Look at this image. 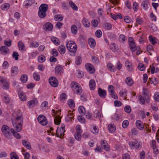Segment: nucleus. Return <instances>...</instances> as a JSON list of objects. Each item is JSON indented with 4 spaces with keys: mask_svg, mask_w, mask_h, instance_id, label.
Wrapping results in <instances>:
<instances>
[{
    "mask_svg": "<svg viewBox=\"0 0 159 159\" xmlns=\"http://www.w3.org/2000/svg\"><path fill=\"white\" fill-rule=\"evenodd\" d=\"M156 39L155 38L153 37L151 35H150L149 36V40L153 45H155L157 43Z\"/></svg>",
    "mask_w": 159,
    "mask_h": 159,
    "instance_id": "42",
    "label": "nucleus"
},
{
    "mask_svg": "<svg viewBox=\"0 0 159 159\" xmlns=\"http://www.w3.org/2000/svg\"><path fill=\"white\" fill-rule=\"evenodd\" d=\"M58 50L60 54H64L66 51V48L65 46L63 45H60L58 47Z\"/></svg>",
    "mask_w": 159,
    "mask_h": 159,
    "instance_id": "32",
    "label": "nucleus"
},
{
    "mask_svg": "<svg viewBox=\"0 0 159 159\" xmlns=\"http://www.w3.org/2000/svg\"><path fill=\"white\" fill-rule=\"evenodd\" d=\"M92 25L93 27H97L98 25V22L97 20H93L91 22Z\"/></svg>",
    "mask_w": 159,
    "mask_h": 159,
    "instance_id": "62",
    "label": "nucleus"
},
{
    "mask_svg": "<svg viewBox=\"0 0 159 159\" xmlns=\"http://www.w3.org/2000/svg\"><path fill=\"white\" fill-rule=\"evenodd\" d=\"M78 110L80 114L82 115H84V111H85V109L83 107L80 106Z\"/></svg>",
    "mask_w": 159,
    "mask_h": 159,
    "instance_id": "55",
    "label": "nucleus"
},
{
    "mask_svg": "<svg viewBox=\"0 0 159 159\" xmlns=\"http://www.w3.org/2000/svg\"><path fill=\"white\" fill-rule=\"evenodd\" d=\"M11 132L16 138L18 139H20L21 138V137L20 135L18 134L17 131H15L12 128L11 129Z\"/></svg>",
    "mask_w": 159,
    "mask_h": 159,
    "instance_id": "31",
    "label": "nucleus"
},
{
    "mask_svg": "<svg viewBox=\"0 0 159 159\" xmlns=\"http://www.w3.org/2000/svg\"><path fill=\"white\" fill-rule=\"evenodd\" d=\"M98 129L97 127L96 126L93 125V129L91 130L92 132L94 134H96L98 132Z\"/></svg>",
    "mask_w": 159,
    "mask_h": 159,
    "instance_id": "57",
    "label": "nucleus"
},
{
    "mask_svg": "<svg viewBox=\"0 0 159 159\" xmlns=\"http://www.w3.org/2000/svg\"><path fill=\"white\" fill-rule=\"evenodd\" d=\"M23 145L25 147L29 149H30L31 148V145L30 143L27 141L25 140H24L22 141Z\"/></svg>",
    "mask_w": 159,
    "mask_h": 159,
    "instance_id": "29",
    "label": "nucleus"
},
{
    "mask_svg": "<svg viewBox=\"0 0 159 159\" xmlns=\"http://www.w3.org/2000/svg\"><path fill=\"white\" fill-rule=\"evenodd\" d=\"M61 120V117L59 116H57L54 118V122L55 125H58L60 124Z\"/></svg>",
    "mask_w": 159,
    "mask_h": 159,
    "instance_id": "40",
    "label": "nucleus"
},
{
    "mask_svg": "<svg viewBox=\"0 0 159 159\" xmlns=\"http://www.w3.org/2000/svg\"><path fill=\"white\" fill-rule=\"evenodd\" d=\"M98 93L100 96L102 98H105L106 95V92L105 90L99 88L98 91Z\"/></svg>",
    "mask_w": 159,
    "mask_h": 159,
    "instance_id": "21",
    "label": "nucleus"
},
{
    "mask_svg": "<svg viewBox=\"0 0 159 159\" xmlns=\"http://www.w3.org/2000/svg\"><path fill=\"white\" fill-rule=\"evenodd\" d=\"M11 76H14L16 75L18 73V69L17 66L13 67L11 70Z\"/></svg>",
    "mask_w": 159,
    "mask_h": 159,
    "instance_id": "19",
    "label": "nucleus"
},
{
    "mask_svg": "<svg viewBox=\"0 0 159 159\" xmlns=\"http://www.w3.org/2000/svg\"><path fill=\"white\" fill-rule=\"evenodd\" d=\"M2 132L4 136L7 138L10 139L11 136V129L9 127L6 125H3L1 128Z\"/></svg>",
    "mask_w": 159,
    "mask_h": 159,
    "instance_id": "3",
    "label": "nucleus"
},
{
    "mask_svg": "<svg viewBox=\"0 0 159 159\" xmlns=\"http://www.w3.org/2000/svg\"><path fill=\"white\" fill-rule=\"evenodd\" d=\"M18 46L19 49L21 51L23 52L25 50V47L24 43L22 41H19L18 43Z\"/></svg>",
    "mask_w": 159,
    "mask_h": 159,
    "instance_id": "33",
    "label": "nucleus"
},
{
    "mask_svg": "<svg viewBox=\"0 0 159 159\" xmlns=\"http://www.w3.org/2000/svg\"><path fill=\"white\" fill-rule=\"evenodd\" d=\"M54 18L55 21H60L63 20V17L61 15H57L54 16Z\"/></svg>",
    "mask_w": 159,
    "mask_h": 159,
    "instance_id": "34",
    "label": "nucleus"
},
{
    "mask_svg": "<svg viewBox=\"0 0 159 159\" xmlns=\"http://www.w3.org/2000/svg\"><path fill=\"white\" fill-rule=\"evenodd\" d=\"M38 103V100L36 98L30 100L27 102V105L29 107H32Z\"/></svg>",
    "mask_w": 159,
    "mask_h": 159,
    "instance_id": "13",
    "label": "nucleus"
},
{
    "mask_svg": "<svg viewBox=\"0 0 159 159\" xmlns=\"http://www.w3.org/2000/svg\"><path fill=\"white\" fill-rule=\"evenodd\" d=\"M10 156L11 159H19L17 155L14 152H11Z\"/></svg>",
    "mask_w": 159,
    "mask_h": 159,
    "instance_id": "50",
    "label": "nucleus"
},
{
    "mask_svg": "<svg viewBox=\"0 0 159 159\" xmlns=\"http://www.w3.org/2000/svg\"><path fill=\"white\" fill-rule=\"evenodd\" d=\"M2 98L5 103H8L10 101L9 97V95L7 94L6 93H3L2 95Z\"/></svg>",
    "mask_w": 159,
    "mask_h": 159,
    "instance_id": "22",
    "label": "nucleus"
},
{
    "mask_svg": "<svg viewBox=\"0 0 159 159\" xmlns=\"http://www.w3.org/2000/svg\"><path fill=\"white\" fill-rule=\"evenodd\" d=\"M18 95L20 100L25 101L26 100V97L25 93L23 92H20L18 93Z\"/></svg>",
    "mask_w": 159,
    "mask_h": 159,
    "instance_id": "25",
    "label": "nucleus"
},
{
    "mask_svg": "<svg viewBox=\"0 0 159 159\" xmlns=\"http://www.w3.org/2000/svg\"><path fill=\"white\" fill-rule=\"evenodd\" d=\"M108 90L110 95L115 92L114 88V87L112 85H109L108 86Z\"/></svg>",
    "mask_w": 159,
    "mask_h": 159,
    "instance_id": "49",
    "label": "nucleus"
},
{
    "mask_svg": "<svg viewBox=\"0 0 159 159\" xmlns=\"http://www.w3.org/2000/svg\"><path fill=\"white\" fill-rule=\"evenodd\" d=\"M148 92V90L147 89L144 88H143L142 94L145 98V100L146 102L148 104L150 102V98L149 94L147 93Z\"/></svg>",
    "mask_w": 159,
    "mask_h": 159,
    "instance_id": "12",
    "label": "nucleus"
},
{
    "mask_svg": "<svg viewBox=\"0 0 159 159\" xmlns=\"http://www.w3.org/2000/svg\"><path fill=\"white\" fill-rule=\"evenodd\" d=\"M69 4L71 7L74 10L77 11L78 7L72 1H70Z\"/></svg>",
    "mask_w": 159,
    "mask_h": 159,
    "instance_id": "46",
    "label": "nucleus"
},
{
    "mask_svg": "<svg viewBox=\"0 0 159 159\" xmlns=\"http://www.w3.org/2000/svg\"><path fill=\"white\" fill-rule=\"evenodd\" d=\"M150 67L151 68V73L152 74H153L154 72L157 73L159 71V68L157 67L155 68L154 66H150Z\"/></svg>",
    "mask_w": 159,
    "mask_h": 159,
    "instance_id": "41",
    "label": "nucleus"
},
{
    "mask_svg": "<svg viewBox=\"0 0 159 159\" xmlns=\"http://www.w3.org/2000/svg\"><path fill=\"white\" fill-rule=\"evenodd\" d=\"M129 122L127 120H125L122 123V127L124 128H126L129 125Z\"/></svg>",
    "mask_w": 159,
    "mask_h": 159,
    "instance_id": "63",
    "label": "nucleus"
},
{
    "mask_svg": "<svg viewBox=\"0 0 159 159\" xmlns=\"http://www.w3.org/2000/svg\"><path fill=\"white\" fill-rule=\"evenodd\" d=\"M85 67L87 71L89 73L93 74L95 72L94 68L92 65L89 63L86 64L85 65Z\"/></svg>",
    "mask_w": 159,
    "mask_h": 159,
    "instance_id": "14",
    "label": "nucleus"
},
{
    "mask_svg": "<svg viewBox=\"0 0 159 159\" xmlns=\"http://www.w3.org/2000/svg\"><path fill=\"white\" fill-rule=\"evenodd\" d=\"M139 4L135 2H134L133 4V8L134 11H137L139 8Z\"/></svg>",
    "mask_w": 159,
    "mask_h": 159,
    "instance_id": "58",
    "label": "nucleus"
},
{
    "mask_svg": "<svg viewBox=\"0 0 159 159\" xmlns=\"http://www.w3.org/2000/svg\"><path fill=\"white\" fill-rule=\"evenodd\" d=\"M82 23L86 27H89L90 25V21L86 18H84L82 20Z\"/></svg>",
    "mask_w": 159,
    "mask_h": 159,
    "instance_id": "30",
    "label": "nucleus"
},
{
    "mask_svg": "<svg viewBox=\"0 0 159 159\" xmlns=\"http://www.w3.org/2000/svg\"><path fill=\"white\" fill-rule=\"evenodd\" d=\"M149 0H143L141 3V6L144 10H147L148 8L149 5Z\"/></svg>",
    "mask_w": 159,
    "mask_h": 159,
    "instance_id": "23",
    "label": "nucleus"
},
{
    "mask_svg": "<svg viewBox=\"0 0 159 159\" xmlns=\"http://www.w3.org/2000/svg\"><path fill=\"white\" fill-rule=\"evenodd\" d=\"M129 146L132 148L139 149L141 148V143L137 140L134 141H131L129 143Z\"/></svg>",
    "mask_w": 159,
    "mask_h": 159,
    "instance_id": "7",
    "label": "nucleus"
},
{
    "mask_svg": "<svg viewBox=\"0 0 159 159\" xmlns=\"http://www.w3.org/2000/svg\"><path fill=\"white\" fill-rule=\"evenodd\" d=\"M37 119L42 125H46L47 124V120L46 117L43 115H39Z\"/></svg>",
    "mask_w": 159,
    "mask_h": 159,
    "instance_id": "8",
    "label": "nucleus"
},
{
    "mask_svg": "<svg viewBox=\"0 0 159 159\" xmlns=\"http://www.w3.org/2000/svg\"><path fill=\"white\" fill-rule=\"evenodd\" d=\"M67 116L65 118L67 122L72 121L73 120L74 115L73 113L71 112V111H69L67 112Z\"/></svg>",
    "mask_w": 159,
    "mask_h": 159,
    "instance_id": "16",
    "label": "nucleus"
},
{
    "mask_svg": "<svg viewBox=\"0 0 159 159\" xmlns=\"http://www.w3.org/2000/svg\"><path fill=\"white\" fill-rule=\"evenodd\" d=\"M0 85L3 89H7L9 88V83L6 78L0 76Z\"/></svg>",
    "mask_w": 159,
    "mask_h": 159,
    "instance_id": "5",
    "label": "nucleus"
},
{
    "mask_svg": "<svg viewBox=\"0 0 159 159\" xmlns=\"http://www.w3.org/2000/svg\"><path fill=\"white\" fill-rule=\"evenodd\" d=\"M125 65L127 70L129 71L133 70L134 68L132 64L129 61H127L125 62Z\"/></svg>",
    "mask_w": 159,
    "mask_h": 159,
    "instance_id": "18",
    "label": "nucleus"
},
{
    "mask_svg": "<svg viewBox=\"0 0 159 159\" xmlns=\"http://www.w3.org/2000/svg\"><path fill=\"white\" fill-rule=\"evenodd\" d=\"M14 130H16L17 132L20 131L22 129L23 122H17L12 121Z\"/></svg>",
    "mask_w": 159,
    "mask_h": 159,
    "instance_id": "6",
    "label": "nucleus"
},
{
    "mask_svg": "<svg viewBox=\"0 0 159 159\" xmlns=\"http://www.w3.org/2000/svg\"><path fill=\"white\" fill-rule=\"evenodd\" d=\"M43 29L46 31H51L52 29L53 26L52 24L50 22H47L44 24L43 25Z\"/></svg>",
    "mask_w": 159,
    "mask_h": 159,
    "instance_id": "11",
    "label": "nucleus"
},
{
    "mask_svg": "<svg viewBox=\"0 0 159 159\" xmlns=\"http://www.w3.org/2000/svg\"><path fill=\"white\" fill-rule=\"evenodd\" d=\"M108 129L111 133H113L116 130V127L114 124H110L108 125Z\"/></svg>",
    "mask_w": 159,
    "mask_h": 159,
    "instance_id": "35",
    "label": "nucleus"
},
{
    "mask_svg": "<svg viewBox=\"0 0 159 159\" xmlns=\"http://www.w3.org/2000/svg\"><path fill=\"white\" fill-rule=\"evenodd\" d=\"M154 99L157 102H159V93H155L154 96Z\"/></svg>",
    "mask_w": 159,
    "mask_h": 159,
    "instance_id": "64",
    "label": "nucleus"
},
{
    "mask_svg": "<svg viewBox=\"0 0 159 159\" xmlns=\"http://www.w3.org/2000/svg\"><path fill=\"white\" fill-rule=\"evenodd\" d=\"M1 53L4 55H6L9 51V49L5 46H2L0 48Z\"/></svg>",
    "mask_w": 159,
    "mask_h": 159,
    "instance_id": "24",
    "label": "nucleus"
},
{
    "mask_svg": "<svg viewBox=\"0 0 159 159\" xmlns=\"http://www.w3.org/2000/svg\"><path fill=\"white\" fill-rule=\"evenodd\" d=\"M138 69L141 71H143L145 69V67L143 64L140 63H139L138 66Z\"/></svg>",
    "mask_w": 159,
    "mask_h": 159,
    "instance_id": "59",
    "label": "nucleus"
},
{
    "mask_svg": "<svg viewBox=\"0 0 159 159\" xmlns=\"http://www.w3.org/2000/svg\"><path fill=\"white\" fill-rule=\"evenodd\" d=\"M51 54L52 56L57 57L58 55V52L56 49H53L51 51Z\"/></svg>",
    "mask_w": 159,
    "mask_h": 159,
    "instance_id": "56",
    "label": "nucleus"
},
{
    "mask_svg": "<svg viewBox=\"0 0 159 159\" xmlns=\"http://www.w3.org/2000/svg\"><path fill=\"white\" fill-rule=\"evenodd\" d=\"M129 46L130 49L132 52H134L136 50L140 49L139 47L136 46L135 42L129 44Z\"/></svg>",
    "mask_w": 159,
    "mask_h": 159,
    "instance_id": "20",
    "label": "nucleus"
},
{
    "mask_svg": "<svg viewBox=\"0 0 159 159\" xmlns=\"http://www.w3.org/2000/svg\"><path fill=\"white\" fill-rule=\"evenodd\" d=\"M131 133L132 135H137L138 134V131L136 128H133L131 129Z\"/></svg>",
    "mask_w": 159,
    "mask_h": 159,
    "instance_id": "52",
    "label": "nucleus"
},
{
    "mask_svg": "<svg viewBox=\"0 0 159 159\" xmlns=\"http://www.w3.org/2000/svg\"><path fill=\"white\" fill-rule=\"evenodd\" d=\"M107 67L108 69L111 71L114 72L115 71V67L114 66L111 64H107Z\"/></svg>",
    "mask_w": 159,
    "mask_h": 159,
    "instance_id": "54",
    "label": "nucleus"
},
{
    "mask_svg": "<svg viewBox=\"0 0 159 159\" xmlns=\"http://www.w3.org/2000/svg\"><path fill=\"white\" fill-rule=\"evenodd\" d=\"M82 133L76 132L74 134L75 138L78 141H80L81 139V134Z\"/></svg>",
    "mask_w": 159,
    "mask_h": 159,
    "instance_id": "47",
    "label": "nucleus"
},
{
    "mask_svg": "<svg viewBox=\"0 0 159 159\" xmlns=\"http://www.w3.org/2000/svg\"><path fill=\"white\" fill-rule=\"evenodd\" d=\"M73 90L75 92H76V93L79 94H80L82 91V88L80 85H78V86L73 88Z\"/></svg>",
    "mask_w": 159,
    "mask_h": 159,
    "instance_id": "26",
    "label": "nucleus"
},
{
    "mask_svg": "<svg viewBox=\"0 0 159 159\" xmlns=\"http://www.w3.org/2000/svg\"><path fill=\"white\" fill-rule=\"evenodd\" d=\"M136 125L138 129L139 130H142L144 129V125L143 123L139 120L136 121Z\"/></svg>",
    "mask_w": 159,
    "mask_h": 159,
    "instance_id": "17",
    "label": "nucleus"
},
{
    "mask_svg": "<svg viewBox=\"0 0 159 159\" xmlns=\"http://www.w3.org/2000/svg\"><path fill=\"white\" fill-rule=\"evenodd\" d=\"M89 44L90 47L92 48H93L95 46V41L92 39L90 38L89 39Z\"/></svg>",
    "mask_w": 159,
    "mask_h": 159,
    "instance_id": "38",
    "label": "nucleus"
},
{
    "mask_svg": "<svg viewBox=\"0 0 159 159\" xmlns=\"http://www.w3.org/2000/svg\"><path fill=\"white\" fill-rule=\"evenodd\" d=\"M67 49L70 52L75 53L77 50V46L73 41H69L67 42L66 44Z\"/></svg>",
    "mask_w": 159,
    "mask_h": 159,
    "instance_id": "2",
    "label": "nucleus"
},
{
    "mask_svg": "<svg viewBox=\"0 0 159 159\" xmlns=\"http://www.w3.org/2000/svg\"><path fill=\"white\" fill-rule=\"evenodd\" d=\"M102 34V32L100 30H97L95 33L96 36L98 38L101 37Z\"/></svg>",
    "mask_w": 159,
    "mask_h": 159,
    "instance_id": "53",
    "label": "nucleus"
},
{
    "mask_svg": "<svg viewBox=\"0 0 159 159\" xmlns=\"http://www.w3.org/2000/svg\"><path fill=\"white\" fill-rule=\"evenodd\" d=\"M20 80L22 82L25 83L27 80V76L25 75H23L20 77Z\"/></svg>",
    "mask_w": 159,
    "mask_h": 159,
    "instance_id": "48",
    "label": "nucleus"
},
{
    "mask_svg": "<svg viewBox=\"0 0 159 159\" xmlns=\"http://www.w3.org/2000/svg\"><path fill=\"white\" fill-rule=\"evenodd\" d=\"M49 82L50 85L53 87H56L58 86V81L54 77H51L49 78Z\"/></svg>",
    "mask_w": 159,
    "mask_h": 159,
    "instance_id": "9",
    "label": "nucleus"
},
{
    "mask_svg": "<svg viewBox=\"0 0 159 159\" xmlns=\"http://www.w3.org/2000/svg\"><path fill=\"white\" fill-rule=\"evenodd\" d=\"M139 98L140 103L142 105L144 104L145 101H146L145 100V98H144V96L140 95L139 96Z\"/></svg>",
    "mask_w": 159,
    "mask_h": 159,
    "instance_id": "45",
    "label": "nucleus"
},
{
    "mask_svg": "<svg viewBox=\"0 0 159 159\" xmlns=\"http://www.w3.org/2000/svg\"><path fill=\"white\" fill-rule=\"evenodd\" d=\"M13 116L15 119H12V121L17 122H23V117L22 113L20 111H15L13 114Z\"/></svg>",
    "mask_w": 159,
    "mask_h": 159,
    "instance_id": "4",
    "label": "nucleus"
},
{
    "mask_svg": "<svg viewBox=\"0 0 159 159\" xmlns=\"http://www.w3.org/2000/svg\"><path fill=\"white\" fill-rule=\"evenodd\" d=\"M45 60V57L43 55L39 56L38 57V61L42 63Z\"/></svg>",
    "mask_w": 159,
    "mask_h": 159,
    "instance_id": "61",
    "label": "nucleus"
},
{
    "mask_svg": "<svg viewBox=\"0 0 159 159\" xmlns=\"http://www.w3.org/2000/svg\"><path fill=\"white\" fill-rule=\"evenodd\" d=\"M121 117L120 115H119L118 114L115 113L113 114L111 116L112 120H115L116 121L119 120Z\"/></svg>",
    "mask_w": 159,
    "mask_h": 159,
    "instance_id": "37",
    "label": "nucleus"
},
{
    "mask_svg": "<svg viewBox=\"0 0 159 159\" xmlns=\"http://www.w3.org/2000/svg\"><path fill=\"white\" fill-rule=\"evenodd\" d=\"M52 42L56 45H58L60 43V41L58 39L55 37H52L51 38Z\"/></svg>",
    "mask_w": 159,
    "mask_h": 159,
    "instance_id": "39",
    "label": "nucleus"
},
{
    "mask_svg": "<svg viewBox=\"0 0 159 159\" xmlns=\"http://www.w3.org/2000/svg\"><path fill=\"white\" fill-rule=\"evenodd\" d=\"M63 68L60 66H57L55 68V70L56 73L61 74L62 72Z\"/></svg>",
    "mask_w": 159,
    "mask_h": 159,
    "instance_id": "44",
    "label": "nucleus"
},
{
    "mask_svg": "<svg viewBox=\"0 0 159 159\" xmlns=\"http://www.w3.org/2000/svg\"><path fill=\"white\" fill-rule=\"evenodd\" d=\"M65 125L64 124L61 125V129H60V131H58L57 129L56 130V135L57 137H61L64 135V133L65 132Z\"/></svg>",
    "mask_w": 159,
    "mask_h": 159,
    "instance_id": "10",
    "label": "nucleus"
},
{
    "mask_svg": "<svg viewBox=\"0 0 159 159\" xmlns=\"http://www.w3.org/2000/svg\"><path fill=\"white\" fill-rule=\"evenodd\" d=\"M33 77L34 79L36 81H38L39 80L40 78V75L38 73L36 72H35L33 73Z\"/></svg>",
    "mask_w": 159,
    "mask_h": 159,
    "instance_id": "51",
    "label": "nucleus"
},
{
    "mask_svg": "<svg viewBox=\"0 0 159 159\" xmlns=\"http://www.w3.org/2000/svg\"><path fill=\"white\" fill-rule=\"evenodd\" d=\"M72 33L74 34H75L77 32V30L76 26L74 25H72L71 27Z\"/></svg>",
    "mask_w": 159,
    "mask_h": 159,
    "instance_id": "43",
    "label": "nucleus"
},
{
    "mask_svg": "<svg viewBox=\"0 0 159 159\" xmlns=\"http://www.w3.org/2000/svg\"><path fill=\"white\" fill-rule=\"evenodd\" d=\"M110 48L112 51L113 52H115L116 50V44L114 43H112L110 46Z\"/></svg>",
    "mask_w": 159,
    "mask_h": 159,
    "instance_id": "60",
    "label": "nucleus"
},
{
    "mask_svg": "<svg viewBox=\"0 0 159 159\" xmlns=\"http://www.w3.org/2000/svg\"><path fill=\"white\" fill-rule=\"evenodd\" d=\"M126 83L129 86H132L134 84L132 79L129 77L126 78L125 80Z\"/></svg>",
    "mask_w": 159,
    "mask_h": 159,
    "instance_id": "27",
    "label": "nucleus"
},
{
    "mask_svg": "<svg viewBox=\"0 0 159 159\" xmlns=\"http://www.w3.org/2000/svg\"><path fill=\"white\" fill-rule=\"evenodd\" d=\"M89 86L92 90H94L95 88V82L94 80L91 79L89 82Z\"/></svg>",
    "mask_w": 159,
    "mask_h": 159,
    "instance_id": "28",
    "label": "nucleus"
},
{
    "mask_svg": "<svg viewBox=\"0 0 159 159\" xmlns=\"http://www.w3.org/2000/svg\"><path fill=\"white\" fill-rule=\"evenodd\" d=\"M102 148L106 151H108L110 149L109 145L105 140H102L101 142Z\"/></svg>",
    "mask_w": 159,
    "mask_h": 159,
    "instance_id": "15",
    "label": "nucleus"
},
{
    "mask_svg": "<svg viewBox=\"0 0 159 159\" xmlns=\"http://www.w3.org/2000/svg\"><path fill=\"white\" fill-rule=\"evenodd\" d=\"M48 8V5L46 4H42L39 7L38 12V16L41 19L44 18L46 16V12Z\"/></svg>",
    "mask_w": 159,
    "mask_h": 159,
    "instance_id": "1",
    "label": "nucleus"
},
{
    "mask_svg": "<svg viewBox=\"0 0 159 159\" xmlns=\"http://www.w3.org/2000/svg\"><path fill=\"white\" fill-rule=\"evenodd\" d=\"M119 40L121 43H125L127 41V39L124 35L121 34L119 36Z\"/></svg>",
    "mask_w": 159,
    "mask_h": 159,
    "instance_id": "36",
    "label": "nucleus"
}]
</instances>
